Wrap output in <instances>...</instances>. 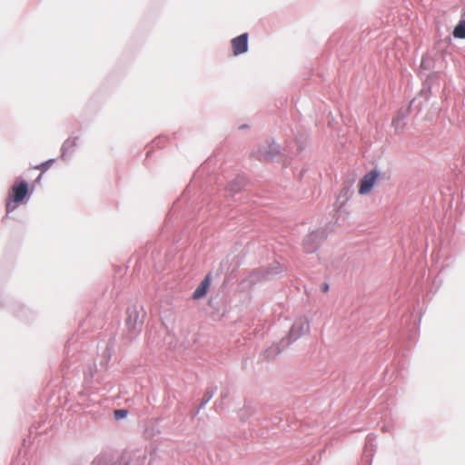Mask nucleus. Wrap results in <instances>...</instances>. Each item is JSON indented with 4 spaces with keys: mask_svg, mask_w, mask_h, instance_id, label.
Returning a JSON list of instances; mask_svg holds the SVG:
<instances>
[{
    "mask_svg": "<svg viewBox=\"0 0 465 465\" xmlns=\"http://www.w3.org/2000/svg\"><path fill=\"white\" fill-rule=\"evenodd\" d=\"M31 194L28 183L24 179H16L11 186L5 201L6 215L14 212L19 204L26 203Z\"/></svg>",
    "mask_w": 465,
    "mask_h": 465,
    "instance_id": "obj_1",
    "label": "nucleus"
},
{
    "mask_svg": "<svg viewBox=\"0 0 465 465\" xmlns=\"http://www.w3.org/2000/svg\"><path fill=\"white\" fill-rule=\"evenodd\" d=\"M113 346L107 344L103 355L99 361V367L97 364H90L84 370V381L87 386H92L94 382H102L104 381V372L107 368V364L112 356Z\"/></svg>",
    "mask_w": 465,
    "mask_h": 465,
    "instance_id": "obj_2",
    "label": "nucleus"
},
{
    "mask_svg": "<svg viewBox=\"0 0 465 465\" xmlns=\"http://www.w3.org/2000/svg\"><path fill=\"white\" fill-rule=\"evenodd\" d=\"M125 325L127 328L126 338L129 341L134 340L140 333L143 324V315L140 317L139 310L136 305L127 308Z\"/></svg>",
    "mask_w": 465,
    "mask_h": 465,
    "instance_id": "obj_3",
    "label": "nucleus"
},
{
    "mask_svg": "<svg viewBox=\"0 0 465 465\" xmlns=\"http://www.w3.org/2000/svg\"><path fill=\"white\" fill-rule=\"evenodd\" d=\"M282 271L280 262H273L268 267H260L253 270L248 276V281L252 284H256L257 282L268 280L279 273Z\"/></svg>",
    "mask_w": 465,
    "mask_h": 465,
    "instance_id": "obj_4",
    "label": "nucleus"
},
{
    "mask_svg": "<svg viewBox=\"0 0 465 465\" xmlns=\"http://www.w3.org/2000/svg\"><path fill=\"white\" fill-rule=\"evenodd\" d=\"M310 331V322L306 319H298L296 320L292 326L291 327L288 335L283 338L285 340V345L289 346L296 340H298L301 336L309 332Z\"/></svg>",
    "mask_w": 465,
    "mask_h": 465,
    "instance_id": "obj_5",
    "label": "nucleus"
},
{
    "mask_svg": "<svg viewBox=\"0 0 465 465\" xmlns=\"http://www.w3.org/2000/svg\"><path fill=\"white\" fill-rule=\"evenodd\" d=\"M327 238V233L324 230H315L308 234L302 242L304 251L307 253L315 252L320 247L321 243Z\"/></svg>",
    "mask_w": 465,
    "mask_h": 465,
    "instance_id": "obj_6",
    "label": "nucleus"
},
{
    "mask_svg": "<svg viewBox=\"0 0 465 465\" xmlns=\"http://www.w3.org/2000/svg\"><path fill=\"white\" fill-rule=\"evenodd\" d=\"M380 175V172L377 169H373L367 173L360 181V186H359V193L360 194H366L368 193L372 187L374 186V183L377 180V178Z\"/></svg>",
    "mask_w": 465,
    "mask_h": 465,
    "instance_id": "obj_7",
    "label": "nucleus"
},
{
    "mask_svg": "<svg viewBox=\"0 0 465 465\" xmlns=\"http://www.w3.org/2000/svg\"><path fill=\"white\" fill-rule=\"evenodd\" d=\"M281 146L275 142L269 143L263 150L256 153V158L259 161H272L280 153Z\"/></svg>",
    "mask_w": 465,
    "mask_h": 465,
    "instance_id": "obj_8",
    "label": "nucleus"
},
{
    "mask_svg": "<svg viewBox=\"0 0 465 465\" xmlns=\"http://www.w3.org/2000/svg\"><path fill=\"white\" fill-rule=\"evenodd\" d=\"M248 38L247 33H243L232 40V47L234 55H241L248 51Z\"/></svg>",
    "mask_w": 465,
    "mask_h": 465,
    "instance_id": "obj_9",
    "label": "nucleus"
},
{
    "mask_svg": "<svg viewBox=\"0 0 465 465\" xmlns=\"http://www.w3.org/2000/svg\"><path fill=\"white\" fill-rule=\"evenodd\" d=\"M245 185V178L242 175H238L232 182H230L226 187V193L232 198H234L235 194L238 193Z\"/></svg>",
    "mask_w": 465,
    "mask_h": 465,
    "instance_id": "obj_10",
    "label": "nucleus"
},
{
    "mask_svg": "<svg viewBox=\"0 0 465 465\" xmlns=\"http://www.w3.org/2000/svg\"><path fill=\"white\" fill-rule=\"evenodd\" d=\"M78 137L66 139L61 147V158L66 160L70 157L77 147Z\"/></svg>",
    "mask_w": 465,
    "mask_h": 465,
    "instance_id": "obj_11",
    "label": "nucleus"
},
{
    "mask_svg": "<svg viewBox=\"0 0 465 465\" xmlns=\"http://www.w3.org/2000/svg\"><path fill=\"white\" fill-rule=\"evenodd\" d=\"M14 314L21 321L29 322L34 319L35 312L25 304H16L14 308Z\"/></svg>",
    "mask_w": 465,
    "mask_h": 465,
    "instance_id": "obj_12",
    "label": "nucleus"
},
{
    "mask_svg": "<svg viewBox=\"0 0 465 465\" xmlns=\"http://www.w3.org/2000/svg\"><path fill=\"white\" fill-rule=\"evenodd\" d=\"M210 284H211V273H208L205 275L203 280L200 282V284L195 289L194 292L193 293V298L194 300H199V299L204 297L208 292Z\"/></svg>",
    "mask_w": 465,
    "mask_h": 465,
    "instance_id": "obj_13",
    "label": "nucleus"
},
{
    "mask_svg": "<svg viewBox=\"0 0 465 465\" xmlns=\"http://www.w3.org/2000/svg\"><path fill=\"white\" fill-rule=\"evenodd\" d=\"M285 340H282L280 342L272 344L264 351V358L267 360H272L279 355L287 346L285 345Z\"/></svg>",
    "mask_w": 465,
    "mask_h": 465,
    "instance_id": "obj_14",
    "label": "nucleus"
},
{
    "mask_svg": "<svg viewBox=\"0 0 465 465\" xmlns=\"http://www.w3.org/2000/svg\"><path fill=\"white\" fill-rule=\"evenodd\" d=\"M435 67V54L427 53L425 55H423L420 63V76H426L424 74V71H430Z\"/></svg>",
    "mask_w": 465,
    "mask_h": 465,
    "instance_id": "obj_15",
    "label": "nucleus"
},
{
    "mask_svg": "<svg viewBox=\"0 0 465 465\" xmlns=\"http://www.w3.org/2000/svg\"><path fill=\"white\" fill-rule=\"evenodd\" d=\"M91 465H130L128 461L117 463L110 455L101 453L95 457Z\"/></svg>",
    "mask_w": 465,
    "mask_h": 465,
    "instance_id": "obj_16",
    "label": "nucleus"
},
{
    "mask_svg": "<svg viewBox=\"0 0 465 465\" xmlns=\"http://www.w3.org/2000/svg\"><path fill=\"white\" fill-rule=\"evenodd\" d=\"M216 390H217L216 387H211L206 390V391L202 399L201 404H200L199 408L197 409V411H195L194 415H197L199 413L200 410L202 408H203L211 401V399L213 397Z\"/></svg>",
    "mask_w": 465,
    "mask_h": 465,
    "instance_id": "obj_17",
    "label": "nucleus"
},
{
    "mask_svg": "<svg viewBox=\"0 0 465 465\" xmlns=\"http://www.w3.org/2000/svg\"><path fill=\"white\" fill-rule=\"evenodd\" d=\"M452 35L455 38L465 39V20H460L454 27Z\"/></svg>",
    "mask_w": 465,
    "mask_h": 465,
    "instance_id": "obj_18",
    "label": "nucleus"
},
{
    "mask_svg": "<svg viewBox=\"0 0 465 465\" xmlns=\"http://www.w3.org/2000/svg\"><path fill=\"white\" fill-rule=\"evenodd\" d=\"M436 76H437V74H436V73H434V72H433V73H430V74H428V75H426V76H424L426 79H425V81H424V83H423V87H422V89L420 90V94H421V95H427L428 94H430V91H431L430 79H431V78H434V77H436Z\"/></svg>",
    "mask_w": 465,
    "mask_h": 465,
    "instance_id": "obj_19",
    "label": "nucleus"
},
{
    "mask_svg": "<svg viewBox=\"0 0 465 465\" xmlns=\"http://www.w3.org/2000/svg\"><path fill=\"white\" fill-rule=\"evenodd\" d=\"M409 110H400L398 112V114L395 118L392 120V125L395 126V129L397 130L400 123L402 122L408 115Z\"/></svg>",
    "mask_w": 465,
    "mask_h": 465,
    "instance_id": "obj_20",
    "label": "nucleus"
},
{
    "mask_svg": "<svg viewBox=\"0 0 465 465\" xmlns=\"http://www.w3.org/2000/svg\"><path fill=\"white\" fill-rule=\"evenodd\" d=\"M54 162V159H49L40 164H37L35 168L37 170H41L43 173L45 172L47 169L50 168V166Z\"/></svg>",
    "mask_w": 465,
    "mask_h": 465,
    "instance_id": "obj_21",
    "label": "nucleus"
},
{
    "mask_svg": "<svg viewBox=\"0 0 465 465\" xmlns=\"http://www.w3.org/2000/svg\"><path fill=\"white\" fill-rule=\"evenodd\" d=\"M128 414V411L125 409H118L114 412V419L119 420L125 418Z\"/></svg>",
    "mask_w": 465,
    "mask_h": 465,
    "instance_id": "obj_22",
    "label": "nucleus"
},
{
    "mask_svg": "<svg viewBox=\"0 0 465 465\" xmlns=\"http://www.w3.org/2000/svg\"><path fill=\"white\" fill-rule=\"evenodd\" d=\"M296 144H297V147H298V150L300 152H302L303 149H304V143L302 142V137H299V138H296Z\"/></svg>",
    "mask_w": 465,
    "mask_h": 465,
    "instance_id": "obj_23",
    "label": "nucleus"
},
{
    "mask_svg": "<svg viewBox=\"0 0 465 465\" xmlns=\"http://www.w3.org/2000/svg\"><path fill=\"white\" fill-rule=\"evenodd\" d=\"M321 288L323 292H327L330 289V286L327 282H324Z\"/></svg>",
    "mask_w": 465,
    "mask_h": 465,
    "instance_id": "obj_24",
    "label": "nucleus"
},
{
    "mask_svg": "<svg viewBox=\"0 0 465 465\" xmlns=\"http://www.w3.org/2000/svg\"><path fill=\"white\" fill-rule=\"evenodd\" d=\"M372 440H373V438L370 435L366 438V446H365L366 449L368 448V444H371V445L372 444Z\"/></svg>",
    "mask_w": 465,
    "mask_h": 465,
    "instance_id": "obj_25",
    "label": "nucleus"
},
{
    "mask_svg": "<svg viewBox=\"0 0 465 465\" xmlns=\"http://www.w3.org/2000/svg\"><path fill=\"white\" fill-rule=\"evenodd\" d=\"M249 127H250V126H249L247 124H241V125L239 126V129H240V130H246V129H249Z\"/></svg>",
    "mask_w": 465,
    "mask_h": 465,
    "instance_id": "obj_26",
    "label": "nucleus"
},
{
    "mask_svg": "<svg viewBox=\"0 0 465 465\" xmlns=\"http://www.w3.org/2000/svg\"><path fill=\"white\" fill-rule=\"evenodd\" d=\"M138 459H143V460H146V455H145V452H143V453H140L138 456H137Z\"/></svg>",
    "mask_w": 465,
    "mask_h": 465,
    "instance_id": "obj_27",
    "label": "nucleus"
},
{
    "mask_svg": "<svg viewBox=\"0 0 465 465\" xmlns=\"http://www.w3.org/2000/svg\"><path fill=\"white\" fill-rule=\"evenodd\" d=\"M41 179H42V173L38 175V177L35 180V183H38L41 182Z\"/></svg>",
    "mask_w": 465,
    "mask_h": 465,
    "instance_id": "obj_28",
    "label": "nucleus"
},
{
    "mask_svg": "<svg viewBox=\"0 0 465 465\" xmlns=\"http://www.w3.org/2000/svg\"><path fill=\"white\" fill-rule=\"evenodd\" d=\"M203 168H202V170H199V171H198V172L193 175V181H195V180H196V177H197V176L199 175V173H200L201 172H203Z\"/></svg>",
    "mask_w": 465,
    "mask_h": 465,
    "instance_id": "obj_29",
    "label": "nucleus"
}]
</instances>
